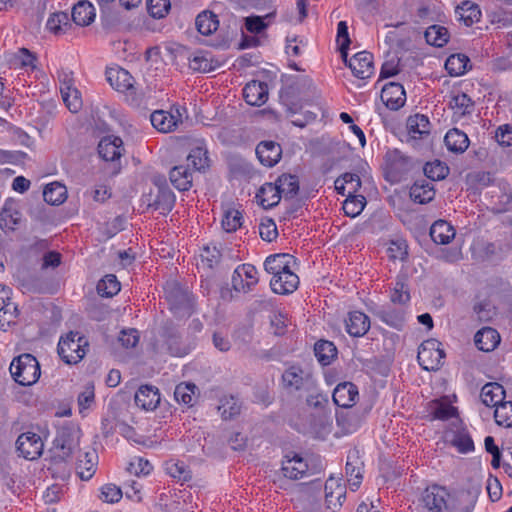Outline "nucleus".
<instances>
[{"mask_svg":"<svg viewBox=\"0 0 512 512\" xmlns=\"http://www.w3.org/2000/svg\"><path fill=\"white\" fill-rule=\"evenodd\" d=\"M9 370L15 382L22 386H30L36 383L41 375L39 362L35 356L29 353L15 357Z\"/></svg>","mask_w":512,"mask_h":512,"instance_id":"obj_1","label":"nucleus"},{"mask_svg":"<svg viewBox=\"0 0 512 512\" xmlns=\"http://www.w3.org/2000/svg\"><path fill=\"white\" fill-rule=\"evenodd\" d=\"M87 347V339L79 332L71 331L60 338L57 352L65 363L71 365L77 364L84 358Z\"/></svg>","mask_w":512,"mask_h":512,"instance_id":"obj_2","label":"nucleus"},{"mask_svg":"<svg viewBox=\"0 0 512 512\" xmlns=\"http://www.w3.org/2000/svg\"><path fill=\"white\" fill-rule=\"evenodd\" d=\"M80 429L73 424H65L57 430L53 441L55 458L61 461L69 460L79 447Z\"/></svg>","mask_w":512,"mask_h":512,"instance_id":"obj_3","label":"nucleus"},{"mask_svg":"<svg viewBox=\"0 0 512 512\" xmlns=\"http://www.w3.org/2000/svg\"><path fill=\"white\" fill-rule=\"evenodd\" d=\"M283 386L290 393L316 392V380L311 372L300 366H290L282 374Z\"/></svg>","mask_w":512,"mask_h":512,"instance_id":"obj_4","label":"nucleus"},{"mask_svg":"<svg viewBox=\"0 0 512 512\" xmlns=\"http://www.w3.org/2000/svg\"><path fill=\"white\" fill-rule=\"evenodd\" d=\"M165 296L171 310L179 316L190 315L193 309V297L190 291L176 282L168 283Z\"/></svg>","mask_w":512,"mask_h":512,"instance_id":"obj_5","label":"nucleus"},{"mask_svg":"<svg viewBox=\"0 0 512 512\" xmlns=\"http://www.w3.org/2000/svg\"><path fill=\"white\" fill-rule=\"evenodd\" d=\"M445 352L441 343L436 339L424 341L418 349L417 359L419 365L427 371H437L444 363Z\"/></svg>","mask_w":512,"mask_h":512,"instance_id":"obj_6","label":"nucleus"},{"mask_svg":"<svg viewBox=\"0 0 512 512\" xmlns=\"http://www.w3.org/2000/svg\"><path fill=\"white\" fill-rule=\"evenodd\" d=\"M43 447L41 437L34 432L22 433L16 441L19 455L28 460L38 459L43 453Z\"/></svg>","mask_w":512,"mask_h":512,"instance_id":"obj_7","label":"nucleus"},{"mask_svg":"<svg viewBox=\"0 0 512 512\" xmlns=\"http://www.w3.org/2000/svg\"><path fill=\"white\" fill-rule=\"evenodd\" d=\"M153 183L157 187V195L154 201L149 203V206L165 215L173 209L176 200L175 195L169 188L165 177H155Z\"/></svg>","mask_w":512,"mask_h":512,"instance_id":"obj_8","label":"nucleus"},{"mask_svg":"<svg viewBox=\"0 0 512 512\" xmlns=\"http://www.w3.org/2000/svg\"><path fill=\"white\" fill-rule=\"evenodd\" d=\"M448 495L444 487L432 485L423 491L421 501L429 511L443 512V508H448L446 501Z\"/></svg>","mask_w":512,"mask_h":512,"instance_id":"obj_9","label":"nucleus"},{"mask_svg":"<svg viewBox=\"0 0 512 512\" xmlns=\"http://www.w3.org/2000/svg\"><path fill=\"white\" fill-rule=\"evenodd\" d=\"M387 174L393 181H399L411 168V161L398 150L386 154Z\"/></svg>","mask_w":512,"mask_h":512,"instance_id":"obj_10","label":"nucleus"},{"mask_svg":"<svg viewBox=\"0 0 512 512\" xmlns=\"http://www.w3.org/2000/svg\"><path fill=\"white\" fill-rule=\"evenodd\" d=\"M363 465L359 451L357 449L350 450L347 455L345 474L353 491L357 490L361 484L363 478Z\"/></svg>","mask_w":512,"mask_h":512,"instance_id":"obj_11","label":"nucleus"},{"mask_svg":"<svg viewBox=\"0 0 512 512\" xmlns=\"http://www.w3.org/2000/svg\"><path fill=\"white\" fill-rule=\"evenodd\" d=\"M348 66L355 77L367 79L374 72L373 55L367 51L358 52L350 58Z\"/></svg>","mask_w":512,"mask_h":512,"instance_id":"obj_12","label":"nucleus"},{"mask_svg":"<svg viewBox=\"0 0 512 512\" xmlns=\"http://www.w3.org/2000/svg\"><path fill=\"white\" fill-rule=\"evenodd\" d=\"M150 121L154 128L164 133L173 131L182 122L178 108L175 109V113L164 110L154 111L150 116Z\"/></svg>","mask_w":512,"mask_h":512,"instance_id":"obj_13","label":"nucleus"},{"mask_svg":"<svg viewBox=\"0 0 512 512\" xmlns=\"http://www.w3.org/2000/svg\"><path fill=\"white\" fill-rule=\"evenodd\" d=\"M381 100L390 110L400 109L406 101L404 87L397 82L387 83L381 91Z\"/></svg>","mask_w":512,"mask_h":512,"instance_id":"obj_14","label":"nucleus"},{"mask_svg":"<svg viewBox=\"0 0 512 512\" xmlns=\"http://www.w3.org/2000/svg\"><path fill=\"white\" fill-rule=\"evenodd\" d=\"M260 163L266 167L275 166L281 159V145L275 141H261L256 147Z\"/></svg>","mask_w":512,"mask_h":512,"instance_id":"obj_15","label":"nucleus"},{"mask_svg":"<svg viewBox=\"0 0 512 512\" xmlns=\"http://www.w3.org/2000/svg\"><path fill=\"white\" fill-rule=\"evenodd\" d=\"M299 285V277L293 272L292 268L282 272L280 275L273 276L270 281L271 289L274 293L286 295L293 293Z\"/></svg>","mask_w":512,"mask_h":512,"instance_id":"obj_16","label":"nucleus"},{"mask_svg":"<svg viewBox=\"0 0 512 512\" xmlns=\"http://www.w3.org/2000/svg\"><path fill=\"white\" fill-rule=\"evenodd\" d=\"M359 396L358 388L352 382H343L336 386L333 391L334 403L343 408H350L355 405Z\"/></svg>","mask_w":512,"mask_h":512,"instance_id":"obj_17","label":"nucleus"},{"mask_svg":"<svg viewBox=\"0 0 512 512\" xmlns=\"http://www.w3.org/2000/svg\"><path fill=\"white\" fill-rule=\"evenodd\" d=\"M135 404L143 410L152 411L160 403V393L156 386L142 385L134 396Z\"/></svg>","mask_w":512,"mask_h":512,"instance_id":"obj_18","label":"nucleus"},{"mask_svg":"<svg viewBox=\"0 0 512 512\" xmlns=\"http://www.w3.org/2000/svg\"><path fill=\"white\" fill-rule=\"evenodd\" d=\"M243 97L251 106H262L268 100V86L265 82L252 80L245 85Z\"/></svg>","mask_w":512,"mask_h":512,"instance_id":"obj_19","label":"nucleus"},{"mask_svg":"<svg viewBox=\"0 0 512 512\" xmlns=\"http://www.w3.org/2000/svg\"><path fill=\"white\" fill-rule=\"evenodd\" d=\"M106 78L109 84L119 92L132 91L134 89L133 77L123 68H109L106 71Z\"/></svg>","mask_w":512,"mask_h":512,"instance_id":"obj_20","label":"nucleus"},{"mask_svg":"<svg viewBox=\"0 0 512 512\" xmlns=\"http://www.w3.org/2000/svg\"><path fill=\"white\" fill-rule=\"evenodd\" d=\"M296 264V259L287 253H279L270 255L264 262L266 272L273 276L280 275L282 272L293 268Z\"/></svg>","mask_w":512,"mask_h":512,"instance_id":"obj_21","label":"nucleus"},{"mask_svg":"<svg viewBox=\"0 0 512 512\" xmlns=\"http://www.w3.org/2000/svg\"><path fill=\"white\" fill-rule=\"evenodd\" d=\"M444 143L450 152L462 154L468 149L470 140L464 131L458 128H452L446 133Z\"/></svg>","mask_w":512,"mask_h":512,"instance_id":"obj_22","label":"nucleus"},{"mask_svg":"<svg viewBox=\"0 0 512 512\" xmlns=\"http://www.w3.org/2000/svg\"><path fill=\"white\" fill-rule=\"evenodd\" d=\"M374 315L385 324L398 330L402 329L405 323V311L402 308L379 307L374 310Z\"/></svg>","mask_w":512,"mask_h":512,"instance_id":"obj_23","label":"nucleus"},{"mask_svg":"<svg viewBox=\"0 0 512 512\" xmlns=\"http://www.w3.org/2000/svg\"><path fill=\"white\" fill-rule=\"evenodd\" d=\"M474 342L481 351H493L500 343V335L496 329L484 327L475 334Z\"/></svg>","mask_w":512,"mask_h":512,"instance_id":"obj_24","label":"nucleus"},{"mask_svg":"<svg viewBox=\"0 0 512 512\" xmlns=\"http://www.w3.org/2000/svg\"><path fill=\"white\" fill-rule=\"evenodd\" d=\"M370 328V320L367 315L360 311L349 313L346 320V330L353 337H361L365 335Z\"/></svg>","mask_w":512,"mask_h":512,"instance_id":"obj_25","label":"nucleus"},{"mask_svg":"<svg viewBox=\"0 0 512 512\" xmlns=\"http://www.w3.org/2000/svg\"><path fill=\"white\" fill-rule=\"evenodd\" d=\"M122 140L119 137H104L98 144V153L105 161H114L122 155Z\"/></svg>","mask_w":512,"mask_h":512,"instance_id":"obj_26","label":"nucleus"},{"mask_svg":"<svg viewBox=\"0 0 512 512\" xmlns=\"http://www.w3.org/2000/svg\"><path fill=\"white\" fill-rule=\"evenodd\" d=\"M411 199L419 204H426L435 197V190L432 182L421 179L414 182L410 188Z\"/></svg>","mask_w":512,"mask_h":512,"instance_id":"obj_27","label":"nucleus"},{"mask_svg":"<svg viewBox=\"0 0 512 512\" xmlns=\"http://www.w3.org/2000/svg\"><path fill=\"white\" fill-rule=\"evenodd\" d=\"M308 470V465L302 457L295 454L292 458H286L282 463L281 471L284 477L297 480L302 478Z\"/></svg>","mask_w":512,"mask_h":512,"instance_id":"obj_28","label":"nucleus"},{"mask_svg":"<svg viewBox=\"0 0 512 512\" xmlns=\"http://www.w3.org/2000/svg\"><path fill=\"white\" fill-rule=\"evenodd\" d=\"M506 392L503 386L496 382L486 383L480 393L482 403L488 407H496L505 399Z\"/></svg>","mask_w":512,"mask_h":512,"instance_id":"obj_29","label":"nucleus"},{"mask_svg":"<svg viewBox=\"0 0 512 512\" xmlns=\"http://www.w3.org/2000/svg\"><path fill=\"white\" fill-rule=\"evenodd\" d=\"M455 14L458 21L462 22L467 27L480 21L481 18V11L478 5L468 0L463 1L456 7Z\"/></svg>","mask_w":512,"mask_h":512,"instance_id":"obj_30","label":"nucleus"},{"mask_svg":"<svg viewBox=\"0 0 512 512\" xmlns=\"http://www.w3.org/2000/svg\"><path fill=\"white\" fill-rule=\"evenodd\" d=\"M72 20L79 26L90 25L95 18V8L87 0L79 1L72 9Z\"/></svg>","mask_w":512,"mask_h":512,"instance_id":"obj_31","label":"nucleus"},{"mask_svg":"<svg viewBox=\"0 0 512 512\" xmlns=\"http://www.w3.org/2000/svg\"><path fill=\"white\" fill-rule=\"evenodd\" d=\"M431 239L437 244H448L455 237L454 227L445 220L434 222L430 228Z\"/></svg>","mask_w":512,"mask_h":512,"instance_id":"obj_32","label":"nucleus"},{"mask_svg":"<svg viewBox=\"0 0 512 512\" xmlns=\"http://www.w3.org/2000/svg\"><path fill=\"white\" fill-rule=\"evenodd\" d=\"M256 198L263 208L269 209L280 202L281 195L275 183H265L259 188Z\"/></svg>","mask_w":512,"mask_h":512,"instance_id":"obj_33","label":"nucleus"},{"mask_svg":"<svg viewBox=\"0 0 512 512\" xmlns=\"http://www.w3.org/2000/svg\"><path fill=\"white\" fill-rule=\"evenodd\" d=\"M275 184L281 197L286 199L294 198L299 192V179L296 175L282 174L276 179Z\"/></svg>","mask_w":512,"mask_h":512,"instance_id":"obj_34","label":"nucleus"},{"mask_svg":"<svg viewBox=\"0 0 512 512\" xmlns=\"http://www.w3.org/2000/svg\"><path fill=\"white\" fill-rule=\"evenodd\" d=\"M479 490L466 491L455 498L454 504H448L449 512H472L474 510Z\"/></svg>","mask_w":512,"mask_h":512,"instance_id":"obj_35","label":"nucleus"},{"mask_svg":"<svg viewBox=\"0 0 512 512\" xmlns=\"http://www.w3.org/2000/svg\"><path fill=\"white\" fill-rule=\"evenodd\" d=\"M170 181L179 191H187L192 186V174L187 166H175L170 171Z\"/></svg>","mask_w":512,"mask_h":512,"instance_id":"obj_36","label":"nucleus"},{"mask_svg":"<svg viewBox=\"0 0 512 512\" xmlns=\"http://www.w3.org/2000/svg\"><path fill=\"white\" fill-rule=\"evenodd\" d=\"M333 480H328L325 484V505L330 512H336L345 499V491L341 486H337L336 490H333Z\"/></svg>","mask_w":512,"mask_h":512,"instance_id":"obj_37","label":"nucleus"},{"mask_svg":"<svg viewBox=\"0 0 512 512\" xmlns=\"http://www.w3.org/2000/svg\"><path fill=\"white\" fill-rule=\"evenodd\" d=\"M406 126L408 134L414 139L430 133L429 119L423 114H415L408 117Z\"/></svg>","mask_w":512,"mask_h":512,"instance_id":"obj_38","label":"nucleus"},{"mask_svg":"<svg viewBox=\"0 0 512 512\" xmlns=\"http://www.w3.org/2000/svg\"><path fill=\"white\" fill-rule=\"evenodd\" d=\"M219 62L210 57L208 52H197L189 59V67L197 72L207 73L215 70Z\"/></svg>","mask_w":512,"mask_h":512,"instance_id":"obj_39","label":"nucleus"},{"mask_svg":"<svg viewBox=\"0 0 512 512\" xmlns=\"http://www.w3.org/2000/svg\"><path fill=\"white\" fill-rule=\"evenodd\" d=\"M195 24L199 33L208 36L218 29L219 20L213 12L203 11L196 17Z\"/></svg>","mask_w":512,"mask_h":512,"instance_id":"obj_40","label":"nucleus"},{"mask_svg":"<svg viewBox=\"0 0 512 512\" xmlns=\"http://www.w3.org/2000/svg\"><path fill=\"white\" fill-rule=\"evenodd\" d=\"M390 300L392 303L399 305H405L410 301V292L405 275L397 276L391 291Z\"/></svg>","mask_w":512,"mask_h":512,"instance_id":"obj_41","label":"nucleus"},{"mask_svg":"<svg viewBox=\"0 0 512 512\" xmlns=\"http://www.w3.org/2000/svg\"><path fill=\"white\" fill-rule=\"evenodd\" d=\"M449 107L455 114L465 116L473 112L474 102L466 93L458 92L451 96Z\"/></svg>","mask_w":512,"mask_h":512,"instance_id":"obj_42","label":"nucleus"},{"mask_svg":"<svg viewBox=\"0 0 512 512\" xmlns=\"http://www.w3.org/2000/svg\"><path fill=\"white\" fill-rule=\"evenodd\" d=\"M61 95L67 108L72 113H77L82 107L81 94L73 84L66 83L65 86H60Z\"/></svg>","mask_w":512,"mask_h":512,"instance_id":"obj_43","label":"nucleus"},{"mask_svg":"<svg viewBox=\"0 0 512 512\" xmlns=\"http://www.w3.org/2000/svg\"><path fill=\"white\" fill-rule=\"evenodd\" d=\"M43 198L48 204L56 206L60 205L67 198V189L64 185L58 182L50 183L44 188Z\"/></svg>","mask_w":512,"mask_h":512,"instance_id":"obj_44","label":"nucleus"},{"mask_svg":"<svg viewBox=\"0 0 512 512\" xmlns=\"http://www.w3.org/2000/svg\"><path fill=\"white\" fill-rule=\"evenodd\" d=\"M470 59L465 54L450 55L445 62V69L451 76H460L468 71Z\"/></svg>","mask_w":512,"mask_h":512,"instance_id":"obj_45","label":"nucleus"},{"mask_svg":"<svg viewBox=\"0 0 512 512\" xmlns=\"http://www.w3.org/2000/svg\"><path fill=\"white\" fill-rule=\"evenodd\" d=\"M425 39L429 45L443 47L449 40V32L446 27L431 25L425 31Z\"/></svg>","mask_w":512,"mask_h":512,"instance_id":"obj_46","label":"nucleus"},{"mask_svg":"<svg viewBox=\"0 0 512 512\" xmlns=\"http://www.w3.org/2000/svg\"><path fill=\"white\" fill-rule=\"evenodd\" d=\"M315 356L322 365H329L336 357L335 345L327 340H319L314 345Z\"/></svg>","mask_w":512,"mask_h":512,"instance_id":"obj_47","label":"nucleus"},{"mask_svg":"<svg viewBox=\"0 0 512 512\" xmlns=\"http://www.w3.org/2000/svg\"><path fill=\"white\" fill-rule=\"evenodd\" d=\"M101 21L103 28L108 32L119 31L123 25L120 13L112 10L110 6L101 9Z\"/></svg>","mask_w":512,"mask_h":512,"instance_id":"obj_48","label":"nucleus"},{"mask_svg":"<svg viewBox=\"0 0 512 512\" xmlns=\"http://www.w3.org/2000/svg\"><path fill=\"white\" fill-rule=\"evenodd\" d=\"M71 26L69 16L64 12H56L50 15L47 20L46 28L54 33L60 35L65 33Z\"/></svg>","mask_w":512,"mask_h":512,"instance_id":"obj_49","label":"nucleus"},{"mask_svg":"<svg viewBox=\"0 0 512 512\" xmlns=\"http://www.w3.org/2000/svg\"><path fill=\"white\" fill-rule=\"evenodd\" d=\"M20 314L18 306L11 300L5 302L0 308V329L6 331L8 327L16 324Z\"/></svg>","mask_w":512,"mask_h":512,"instance_id":"obj_50","label":"nucleus"},{"mask_svg":"<svg viewBox=\"0 0 512 512\" xmlns=\"http://www.w3.org/2000/svg\"><path fill=\"white\" fill-rule=\"evenodd\" d=\"M207 149L203 145H196L190 150L187 160L197 171L205 170L209 166Z\"/></svg>","mask_w":512,"mask_h":512,"instance_id":"obj_51","label":"nucleus"},{"mask_svg":"<svg viewBox=\"0 0 512 512\" xmlns=\"http://www.w3.org/2000/svg\"><path fill=\"white\" fill-rule=\"evenodd\" d=\"M165 344L168 352L172 356H184L187 354V348L182 344L181 336L175 330H167L165 333Z\"/></svg>","mask_w":512,"mask_h":512,"instance_id":"obj_52","label":"nucleus"},{"mask_svg":"<svg viewBox=\"0 0 512 512\" xmlns=\"http://www.w3.org/2000/svg\"><path fill=\"white\" fill-rule=\"evenodd\" d=\"M165 470L172 478L181 482H187L191 479V471L181 461L170 460L165 463Z\"/></svg>","mask_w":512,"mask_h":512,"instance_id":"obj_53","label":"nucleus"},{"mask_svg":"<svg viewBox=\"0 0 512 512\" xmlns=\"http://www.w3.org/2000/svg\"><path fill=\"white\" fill-rule=\"evenodd\" d=\"M495 422L499 426L512 427V401L500 402L494 411Z\"/></svg>","mask_w":512,"mask_h":512,"instance_id":"obj_54","label":"nucleus"},{"mask_svg":"<svg viewBox=\"0 0 512 512\" xmlns=\"http://www.w3.org/2000/svg\"><path fill=\"white\" fill-rule=\"evenodd\" d=\"M120 291V283L113 274L105 275L97 284V292L102 297H112Z\"/></svg>","mask_w":512,"mask_h":512,"instance_id":"obj_55","label":"nucleus"},{"mask_svg":"<svg viewBox=\"0 0 512 512\" xmlns=\"http://www.w3.org/2000/svg\"><path fill=\"white\" fill-rule=\"evenodd\" d=\"M218 411L224 420H228L240 414L241 404L233 396L224 397L220 400Z\"/></svg>","mask_w":512,"mask_h":512,"instance_id":"obj_56","label":"nucleus"},{"mask_svg":"<svg viewBox=\"0 0 512 512\" xmlns=\"http://www.w3.org/2000/svg\"><path fill=\"white\" fill-rule=\"evenodd\" d=\"M365 206V197L347 193V199L343 203V211L349 217L358 216Z\"/></svg>","mask_w":512,"mask_h":512,"instance_id":"obj_57","label":"nucleus"},{"mask_svg":"<svg viewBox=\"0 0 512 512\" xmlns=\"http://www.w3.org/2000/svg\"><path fill=\"white\" fill-rule=\"evenodd\" d=\"M423 171L429 180L436 181L444 179L449 173V168L445 163L436 160L426 163Z\"/></svg>","mask_w":512,"mask_h":512,"instance_id":"obj_58","label":"nucleus"},{"mask_svg":"<svg viewBox=\"0 0 512 512\" xmlns=\"http://www.w3.org/2000/svg\"><path fill=\"white\" fill-rule=\"evenodd\" d=\"M242 213L236 209H228L222 219V227L226 232H235L242 225Z\"/></svg>","mask_w":512,"mask_h":512,"instance_id":"obj_59","label":"nucleus"},{"mask_svg":"<svg viewBox=\"0 0 512 512\" xmlns=\"http://www.w3.org/2000/svg\"><path fill=\"white\" fill-rule=\"evenodd\" d=\"M196 390L197 387L193 383H180L175 388L174 397L178 402L191 405Z\"/></svg>","mask_w":512,"mask_h":512,"instance_id":"obj_60","label":"nucleus"},{"mask_svg":"<svg viewBox=\"0 0 512 512\" xmlns=\"http://www.w3.org/2000/svg\"><path fill=\"white\" fill-rule=\"evenodd\" d=\"M170 8V0H147V10L153 18L160 19L165 17Z\"/></svg>","mask_w":512,"mask_h":512,"instance_id":"obj_61","label":"nucleus"},{"mask_svg":"<svg viewBox=\"0 0 512 512\" xmlns=\"http://www.w3.org/2000/svg\"><path fill=\"white\" fill-rule=\"evenodd\" d=\"M387 253L393 260H405L408 255V245L405 240L391 241Z\"/></svg>","mask_w":512,"mask_h":512,"instance_id":"obj_62","label":"nucleus"},{"mask_svg":"<svg viewBox=\"0 0 512 512\" xmlns=\"http://www.w3.org/2000/svg\"><path fill=\"white\" fill-rule=\"evenodd\" d=\"M221 252L216 246L207 245L203 248L201 253V259L208 268H214L217 266L221 259Z\"/></svg>","mask_w":512,"mask_h":512,"instance_id":"obj_63","label":"nucleus"},{"mask_svg":"<svg viewBox=\"0 0 512 512\" xmlns=\"http://www.w3.org/2000/svg\"><path fill=\"white\" fill-rule=\"evenodd\" d=\"M122 496V490L115 484L109 483L101 487L100 499L104 502L116 503L122 498Z\"/></svg>","mask_w":512,"mask_h":512,"instance_id":"obj_64","label":"nucleus"}]
</instances>
